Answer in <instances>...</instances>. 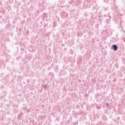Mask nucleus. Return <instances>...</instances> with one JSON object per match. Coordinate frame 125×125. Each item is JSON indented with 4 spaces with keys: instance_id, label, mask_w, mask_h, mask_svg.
I'll return each instance as SVG.
<instances>
[{
    "instance_id": "f257e3e1",
    "label": "nucleus",
    "mask_w": 125,
    "mask_h": 125,
    "mask_svg": "<svg viewBox=\"0 0 125 125\" xmlns=\"http://www.w3.org/2000/svg\"><path fill=\"white\" fill-rule=\"evenodd\" d=\"M111 48L114 51H117V50H118V45L116 44H113L112 45Z\"/></svg>"
},
{
    "instance_id": "f03ea898",
    "label": "nucleus",
    "mask_w": 125,
    "mask_h": 125,
    "mask_svg": "<svg viewBox=\"0 0 125 125\" xmlns=\"http://www.w3.org/2000/svg\"><path fill=\"white\" fill-rule=\"evenodd\" d=\"M41 87L42 88L44 89L45 90H47V85L42 84Z\"/></svg>"
},
{
    "instance_id": "7ed1b4c3",
    "label": "nucleus",
    "mask_w": 125,
    "mask_h": 125,
    "mask_svg": "<svg viewBox=\"0 0 125 125\" xmlns=\"http://www.w3.org/2000/svg\"><path fill=\"white\" fill-rule=\"evenodd\" d=\"M77 2H78V3H82V1L81 0H78L77 1Z\"/></svg>"
},
{
    "instance_id": "20e7f679",
    "label": "nucleus",
    "mask_w": 125,
    "mask_h": 125,
    "mask_svg": "<svg viewBox=\"0 0 125 125\" xmlns=\"http://www.w3.org/2000/svg\"><path fill=\"white\" fill-rule=\"evenodd\" d=\"M26 106H24V107H23L22 109V110H23V111H25V110H26Z\"/></svg>"
},
{
    "instance_id": "39448f33",
    "label": "nucleus",
    "mask_w": 125,
    "mask_h": 125,
    "mask_svg": "<svg viewBox=\"0 0 125 125\" xmlns=\"http://www.w3.org/2000/svg\"><path fill=\"white\" fill-rule=\"evenodd\" d=\"M106 107H108V108H109V104L108 103H106Z\"/></svg>"
},
{
    "instance_id": "423d86ee",
    "label": "nucleus",
    "mask_w": 125,
    "mask_h": 125,
    "mask_svg": "<svg viewBox=\"0 0 125 125\" xmlns=\"http://www.w3.org/2000/svg\"><path fill=\"white\" fill-rule=\"evenodd\" d=\"M19 31H21V28H20V29H19Z\"/></svg>"
}]
</instances>
